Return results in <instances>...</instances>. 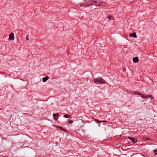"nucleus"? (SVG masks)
<instances>
[{
  "label": "nucleus",
  "mask_w": 157,
  "mask_h": 157,
  "mask_svg": "<svg viewBox=\"0 0 157 157\" xmlns=\"http://www.w3.org/2000/svg\"><path fill=\"white\" fill-rule=\"evenodd\" d=\"M94 81L96 84L99 83L100 84H102L105 83H106V81L104 79L100 77L94 78Z\"/></svg>",
  "instance_id": "1"
},
{
  "label": "nucleus",
  "mask_w": 157,
  "mask_h": 157,
  "mask_svg": "<svg viewBox=\"0 0 157 157\" xmlns=\"http://www.w3.org/2000/svg\"><path fill=\"white\" fill-rule=\"evenodd\" d=\"M93 1H90L88 2H85L80 5L81 6L87 7L90 6L93 4Z\"/></svg>",
  "instance_id": "2"
},
{
  "label": "nucleus",
  "mask_w": 157,
  "mask_h": 157,
  "mask_svg": "<svg viewBox=\"0 0 157 157\" xmlns=\"http://www.w3.org/2000/svg\"><path fill=\"white\" fill-rule=\"evenodd\" d=\"M93 3H94L92 5H94L96 6H101L103 4V2H94L93 1Z\"/></svg>",
  "instance_id": "3"
},
{
  "label": "nucleus",
  "mask_w": 157,
  "mask_h": 157,
  "mask_svg": "<svg viewBox=\"0 0 157 157\" xmlns=\"http://www.w3.org/2000/svg\"><path fill=\"white\" fill-rule=\"evenodd\" d=\"M53 126L55 127L56 128H58V130H61L64 132H66V130L63 127H62L60 126L57 125H53Z\"/></svg>",
  "instance_id": "4"
},
{
  "label": "nucleus",
  "mask_w": 157,
  "mask_h": 157,
  "mask_svg": "<svg viewBox=\"0 0 157 157\" xmlns=\"http://www.w3.org/2000/svg\"><path fill=\"white\" fill-rule=\"evenodd\" d=\"M128 138L131 140L134 144L136 143L137 141V139L132 137H128Z\"/></svg>",
  "instance_id": "5"
},
{
  "label": "nucleus",
  "mask_w": 157,
  "mask_h": 157,
  "mask_svg": "<svg viewBox=\"0 0 157 157\" xmlns=\"http://www.w3.org/2000/svg\"><path fill=\"white\" fill-rule=\"evenodd\" d=\"M130 37H133L134 38H137V36L135 33H133L132 34H129Z\"/></svg>",
  "instance_id": "6"
},
{
  "label": "nucleus",
  "mask_w": 157,
  "mask_h": 157,
  "mask_svg": "<svg viewBox=\"0 0 157 157\" xmlns=\"http://www.w3.org/2000/svg\"><path fill=\"white\" fill-rule=\"evenodd\" d=\"M139 61V58L137 57H135L133 58V61L134 63H136L138 62Z\"/></svg>",
  "instance_id": "7"
},
{
  "label": "nucleus",
  "mask_w": 157,
  "mask_h": 157,
  "mask_svg": "<svg viewBox=\"0 0 157 157\" xmlns=\"http://www.w3.org/2000/svg\"><path fill=\"white\" fill-rule=\"evenodd\" d=\"M59 114L58 113H56L53 115V117L55 119L57 120L58 118Z\"/></svg>",
  "instance_id": "8"
},
{
  "label": "nucleus",
  "mask_w": 157,
  "mask_h": 157,
  "mask_svg": "<svg viewBox=\"0 0 157 157\" xmlns=\"http://www.w3.org/2000/svg\"><path fill=\"white\" fill-rule=\"evenodd\" d=\"M107 18L109 20H112L113 19V17L110 14H108L107 16Z\"/></svg>",
  "instance_id": "9"
},
{
  "label": "nucleus",
  "mask_w": 157,
  "mask_h": 157,
  "mask_svg": "<svg viewBox=\"0 0 157 157\" xmlns=\"http://www.w3.org/2000/svg\"><path fill=\"white\" fill-rule=\"evenodd\" d=\"M14 34L13 33H10V40H14Z\"/></svg>",
  "instance_id": "10"
},
{
  "label": "nucleus",
  "mask_w": 157,
  "mask_h": 157,
  "mask_svg": "<svg viewBox=\"0 0 157 157\" xmlns=\"http://www.w3.org/2000/svg\"><path fill=\"white\" fill-rule=\"evenodd\" d=\"M49 78L47 76H46V77H44L43 78H42V81L43 82H46L48 79Z\"/></svg>",
  "instance_id": "11"
},
{
  "label": "nucleus",
  "mask_w": 157,
  "mask_h": 157,
  "mask_svg": "<svg viewBox=\"0 0 157 157\" xmlns=\"http://www.w3.org/2000/svg\"><path fill=\"white\" fill-rule=\"evenodd\" d=\"M140 96L142 98L144 99H146L148 98V97H147L146 95H145L144 94H141Z\"/></svg>",
  "instance_id": "12"
},
{
  "label": "nucleus",
  "mask_w": 157,
  "mask_h": 157,
  "mask_svg": "<svg viewBox=\"0 0 157 157\" xmlns=\"http://www.w3.org/2000/svg\"><path fill=\"white\" fill-rule=\"evenodd\" d=\"M134 94L135 95H139L140 96L141 94V93L140 92H138V91H134Z\"/></svg>",
  "instance_id": "13"
},
{
  "label": "nucleus",
  "mask_w": 157,
  "mask_h": 157,
  "mask_svg": "<svg viewBox=\"0 0 157 157\" xmlns=\"http://www.w3.org/2000/svg\"><path fill=\"white\" fill-rule=\"evenodd\" d=\"M95 121L97 123L101 122H107V121H99L97 119H96L95 120Z\"/></svg>",
  "instance_id": "14"
},
{
  "label": "nucleus",
  "mask_w": 157,
  "mask_h": 157,
  "mask_svg": "<svg viewBox=\"0 0 157 157\" xmlns=\"http://www.w3.org/2000/svg\"><path fill=\"white\" fill-rule=\"evenodd\" d=\"M63 117L66 118H68L69 117V116L67 114H65L63 116Z\"/></svg>",
  "instance_id": "15"
},
{
  "label": "nucleus",
  "mask_w": 157,
  "mask_h": 157,
  "mask_svg": "<svg viewBox=\"0 0 157 157\" xmlns=\"http://www.w3.org/2000/svg\"><path fill=\"white\" fill-rule=\"evenodd\" d=\"M147 97H148V98H150L151 99H154V97L151 95H149V96H147Z\"/></svg>",
  "instance_id": "16"
},
{
  "label": "nucleus",
  "mask_w": 157,
  "mask_h": 157,
  "mask_svg": "<svg viewBox=\"0 0 157 157\" xmlns=\"http://www.w3.org/2000/svg\"><path fill=\"white\" fill-rule=\"evenodd\" d=\"M154 155H156L157 154V150H155L154 151Z\"/></svg>",
  "instance_id": "17"
},
{
  "label": "nucleus",
  "mask_w": 157,
  "mask_h": 157,
  "mask_svg": "<svg viewBox=\"0 0 157 157\" xmlns=\"http://www.w3.org/2000/svg\"><path fill=\"white\" fill-rule=\"evenodd\" d=\"M144 140H150L149 138H147L146 137H145L144 138Z\"/></svg>",
  "instance_id": "18"
},
{
  "label": "nucleus",
  "mask_w": 157,
  "mask_h": 157,
  "mask_svg": "<svg viewBox=\"0 0 157 157\" xmlns=\"http://www.w3.org/2000/svg\"><path fill=\"white\" fill-rule=\"evenodd\" d=\"M68 122L69 123H72L73 122V121H72V120H69V121H68Z\"/></svg>",
  "instance_id": "19"
},
{
  "label": "nucleus",
  "mask_w": 157,
  "mask_h": 157,
  "mask_svg": "<svg viewBox=\"0 0 157 157\" xmlns=\"http://www.w3.org/2000/svg\"><path fill=\"white\" fill-rule=\"evenodd\" d=\"M27 36L26 37V40H29V39L28 38V36L27 35Z\"/></svg>",
  "instance_id": "20"
},
{
  "label": "nucleus",
  "mask_w": 157,
  "mask_h": 157,
  "mask_svg": "<svg viewBox=\"0 0 157 157\" xmlns=\"http://www.w3.org/2000/svg\"><path fill=\"white\" fill-rule=\"evenodd\" d=\"M8 40H10V34L9 35V38H8Z\"/></svg>",
  "instance_id": "21"
}]
</instances>
